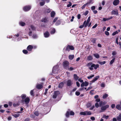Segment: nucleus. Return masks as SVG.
<instances>
[{"instance_id": "nucleus-62", "label": "nucleus", "mask_w": 121, "mask_h": 121, "mask_svg": "<svg viewBox=\"0 0 121 121\" xmlns=\"http://www.w3.org/2000/svg\"><path fill=\"white\" fill-rule=\"evenodd\" d=\"M100 99H97L95 100V101L97 102H100Z\"/></svg>"}, {"instance_id": "nucleus-5", "label": "nucleus", "mask_w": 121, "mask_h": 121, "mask_svg": "<svg viewBox=\"0 0 121 121\" xmlns=\"http://www.w3.org/2000/svg\"><path fill=\"white\" fill-rule=\"evenodd\" d=\"M74 49V48L73 46L69 45H68L66 48V50L68 51H69L70 50H73Z\"/></svg>"}, {"instance_id": "nucleus-35", "label": "nucleus", "mask_w": 121, "mask_h": 121, "mask_svg": "<svg viewBox=\"0 0 121 121\" xmlns=\"http://www.w3.org/2000/svg\"><path fill=\"white\" fill-rule=\"evenodd\" d=\"M92 57L91 56H88L87 58V60H92Z\"/></svg>"}, {"instance_id": "nucleus-25", "label": "nucleus", "mask_w": 121, "mask_h": 121, "mask_svg": "<svg viewBox=\"0 0 121 121\" xmlns=\"http://www.w3.org/2000/svg\"><path fill=\"white\" fill-rule=\"evenodd\" d=\"M55 32V30L54 28H52V29L51 31V34H54Z\"/></svg>"}, {"instance_id": "nucleus-14", "label": "nucleus", "mask_w": 121, "mask_h": 121, "mask_svg": "<svg viewBox=\"0 0 121 121\" xmlns=\"http://www.w3.org/2000/svg\"><path fill=\"white\" fill-rule=\"evenodd\" d=\"M44 35L45 37L47 38L49 36V34L48 31H46L44 33Z\"/></svg>"}, {"instance_id": "nucleus-7", "label": "nucleus", "mask_w": 121, "mask_h": 121, "mask_svg": "<svg viewBox=\"0 0 121 121\" xmlns=\"http://www.w3.org/2000/svg\"><path fill=\"white\" fill-rule=\"evenodd\" d=\"M31 8V6L30 5L26 6L23 8V9L25 11H27L30 10Z\"/></svg>"}, {"instance_id": "nucleus-50", "label": "nucleus", "mask_w": 121, "mask_h": 121, "mask_svg": "<svg viewBox=\"0 0 121 121\" xmlns=\"http://www.w3.org/2000/svg\"><path fill=\"white\" fill-rule=\"evenodd\" d=\"M69 112H67V113L66 114V116L67 117H69Z\"/></svg>"}, {"instance_id": "nucleus-43", "label": "nucleus", "mask_w": 121, "mask_h": 121, "mask_svg": "<svg viewBox=\"0 0 121 121\" xmlns=\"http://www.w3.org/2000/svg\"><path fill=\"white\" fill-rule=\"evenodd\" d=\"M23 109L22 108H21L20 109V111H18L17 112V113H21L22 112V111L23 110Z\"/></svg>"}, {"instance_id": "nucleus-10", "label": "nucleus", "mask_w": 121, "mask_h": 121, "mask_svg": "<svg viewBox=\"0 0 121 121\" xmlns=\"http://www.w3.org/2000/svg\"><path fill=\"white\" fill-rule=\"evenodd\" d=\"M59 93V91H55L54 94L53 95V98H56L57 95Z\"/></svg>"}, {"instance_id": "nucleus-38", "label": "nucleus", "mask_w": 121, "mask_h": 121, "mask_svg": "<svg viewBox=\"0 0 121 121\" xmlns=\"http://www.w3.org/2000/svg\"><path fill=\"white\" fill-rule=\"evenodd\" d=\"M20 114H14L13 115V116L15 117H17L19 116Z\"/></svg>"}, {"instance_id": "nucleus-15", "label": "nucleus", "mask_w": 121, "mask_h": 121, "mask_svg": "<svg viewBox=\"0 0 121 121\" xmlns=\"http://www.w3.org/2000/svg\"><path fill=\"white\" fill-rule=\"evenodd\" d=\"M43 87V85L41 84H38L36 86V88L38 89H41Z\"/></svg>"}, {"instance_id": "nucleus-51", "label": "nucleus", "mask_w": 121, "mask_h": 121, "mask_svg": "<svg viewBox=\"0 0 121 121\" xmlns=\"http://www.w3.org/2000/svg\"><path fill=\"white\" fill-rule=\"evenodd\" d=\"M118 32L117 31H116L115 32L113 33L112 34V35L113 36H114L116 35V34H118Z\"/></svg>"}, {"instance_id": "nucleus-45", "label": "nucleus", "mask_w": 121, "mask_h": 121, "mask_svg": "<svg viewBox=\"0 0 121 121\" xmlns=\"http://www.w3.org/2000/svg\"><path fill=\"white\" fill-rule=\"evenodd\" d=\"M69 4L67 5V7H69L72 5V3L70 2H69Z\"/></svg>"}, {"instance_id": "nucleus-16", "label": "nucleus", "mask_w": 121, "mask_h": 121, "mask_svg": "<svg viewBox=\"0 0 121 121\" xmlns=\"http://www.w3.org/2000/svg\"><path fill=\"white\" fill-rule=\"evenodd\" d=\"M48 18L46 17L43 18L41 20V22H43L46 23L48 21Z\"/></svg>"}, {"instance_id": "nucleus-19", "label": "nucleus", "mask_w": 121, "mask_h": 121, "mask_svg": "<svg viewBox=\"0 0 121 121\" xmlns=\"http://www.w3.org/2000/svg\"><path fill=\"white\" fill-rule=\"evenodd\" d=\"M117 121L121 120V113L117 117Z\"/></svg>"}, {"instance_id": "nucleus-26", "label": "nucleus", "mask_w": 121, "mask_h": 121, "mask_svg": "<svg viewBox=\"0 0 121 121\" xmlns=\"http://www.w3.org/2000/svg\"><path fill=\"white\" fill-rule=\"evenodd\" d=\"M19 24L22 26H24L25 24V23L22 21H20L19 22Z\"/></svg>"}, {"instance_id": "nucleus-22", "label": "nucleus", "mask_w": 121, "mask_h": 121, "mask_svg": "<svg viewBox=\"0 0 121 121\" xmlns=\"http://www.w3.org/2000/svg\"><path fill=\"white\" fill-rule=\"evenodd\" d=\"M90 4V2H88L86 3V4H84L82 7H81V8L82 9H84L86 7V5H88V4Z\"/></svg>"}, {"instance_id": "nucleus-49", "label": "nucleus", "mask_w": 121, "mask_h": 121, "mask_svg": "<svg viewBox=\"0 0 121 121\" xmlns=\"http://www.w3.org/2000/svg\"><path fill=\"white\" fill-rule=\"evenodd\" d=\"M45 4V2L43 1L42 2H41L40 3V5L41 6H43V5Z\"/></svg>"}, {"instance_id": "nucleus-9", "label": "nucleus", "mask_w": 121, "mask_h": 121, "mask_svg": "<svg viewBox=\"0 0 121 121\" xmlns=\"http://www.w3.org/2000/svg\"><path fill=\"white\" fill-rule=\"evenodd\" d=\"M89 84L88 82L86 81H85L84 82H83L81 84V86L82 87L84 86H88Z\"/></svg>"}, {"instance_id": "nucleus-41", "label": "nucleus", "mask_w": 121, "mask_h": 121, "mask_svg": "<svg viewBox=\"0 0 121 121\" xmlns=\"http://www.w3.org/2000/svg\"><path fill=\"white\" fill-rule=\"evenodd\" d=\"M80 114L81 115H86L85 111L84 112H81L80 113Z\"/></svg>"}, {"instance_id": "nucleus-23", "label": "nucleus", "mask_w": 121, "mask_h": 121, "mask_svg": "<svg viewBox=\"0 0 121 121\" xmlns=\"http://www.w3.org/2000/svg\"><path fill=\"white\" fill-rule=\"evenodd\" d=\"M74 57V55H70L69 56V58L70 60H72Z\"/></svg>"}, {"instance_id": "nucleus-12", "label": "nucleus", "mask_w": 121, "mask_h": 121, "mask_svg": "<svg viewBox=\"0 0 121 121\" xmlns=\"http://www.w3.org/2000/svg\"><path fill=\"white\" fill-rule=\"evenodd\" d=\"M111 14L112 15H117L118 14V11L117 10H113L111 12Z\"/></svg>"}, {"instance_id": "nucleus-40", "label": "nucleus", "mask_w": 121, "mask_h": 121, "mask_svg": "<svg viewBox=\"0 0 121 121\" xmlns=\"http://www.w3.org/2000/svg\"><path fill=\"white\" fill-rule=\"evenodd\" d=\"M80 93L78 91H76L75 92V95L77 96H78L80 95Z\"/></svg>"}, {"instance_id": "nucleus-59", "label": "nucleus", "mask_w": 121, "mask_h": 121, "mask_svg": "<svg viewBox=\"0 0 121 121\" xmlns=\"http://www.w3.org/2000/svg\"><path fill=\"white\" fill-rule=\"evenodd\" d=\"M33 37L34 38H36L37 37V36L36 34H34L33 36Z\"/></svg>"}, {"instance_id": "nucleus-13", "label": "nucleus", "mask_w": 121, "mask_h": 121, "mask_svg": "<svg viewBox=\"0 0 121 121\" xmlns=\"http://www.w3.org/2000/svg\"><path fill=\"white\" fill-rule=\"evenodd\" d=\"M119 0H115L113 2V4L114 5L116 6L119 4Z\"/></svg>"}, {"instance_id": "nucleus-47", "label": "nucleus", "mask_w": 121, "mask_h": 121, "mask_svg": "<svg viewBox=\"0 0 121 121\" xmlns=\"http://www.w3.org/2000/svg\"><path fill=\"white\" fill-rule=\"evenodd\" d=\"M94 76V75L93 74L92 75H91L89 76H88L87 77V78L88 79H90L91 78H92Z\"/></svg>"}, {"instance_id": "nucleus-2", "label": "nucleus", "mask_w": 121, "mask_h": 121, "mask_svg": "<svg viewBox=\"0 0 121 121\" xmlns=\"http://www.w3.org/2000/svg\"><path fill=\"white\" fill-rule=\"evenodd\" d=\"M109 107V105L108 104L102 106L101 108L100 112H103L105 111Z\"/></svg>"}, {"instance_id": "nucleus-17", "label": "nucleus", "mask_w": 121, "mask_h": 121, "mask_svg": "<svg viewBox=\"0 0 121 121\" xmlns=\"http://www.w3.org/2000/svg\"><path fill=\"white\" fill-rule=\"evenodd\" d=\"M33 48V47L32 46L29 45L27 47V49L28 51H31Z\"/></svg>"}, {"instance_id": "nucleus-46", "label": "nucleus", "mask_w": 121, "mask_h": 121, "mask_svg": "<svg viewBox=\"0 0 121 121\" xmlns=\"http://www.w3.org/2000/svg\"><path fill=\"white\" fill-rule=\"evenodd\" d=\"M106 62L105 61H103L102 62H99V64L101 65L104 64Z\"/></svg>"}, {"instance_id": "nucleus-42", "label": "nucleus", "mask_w": 121, "mask_h": 121, "mask_svg": "<svg viewBox=\"0 0 121 121\" xmlns=\"http://www.w3.org/2000/svg\"><path fill=\"white\" fill-rule=\"evenodd\" d=\"M91 105V103H88L86 104V106L87 108L90 107Z\"/></svg>"}, {"instance_id": "nucleus-31", "label": "nucleus", "mask_w": 121, "mask_h": 121, "mask_svg": "<svg viewBox=\"0 0 121 121\" xmlns=\"http://www.w3.org/2000/svg\"><path fill=\"white\" fill-rule=\"evenodd\" d=\"M26 96L25 94H23L21 95V97L22 100L26 97Z\"/></svg>"}, {"instance_id": "nucleus-60", "label": "nucleus", "mask_w": 121, "mask_h": 121, "mask_svg": "<svg viewBox=\"0 0 121 121\" xmlns=\"http://www.w3.org/2000/svg\"><path fill=\"white\" fill-rule=\"evenodd\" d=\"M90 20V17H88L87 19V22L88 23L89 22Z\"/></svg>"}, {"instance_id": "nucleus-27", "label": "nucleus", "mask_w": 121, "mask_h": 121, "mask_svg": "<svg viewBox=\"0 0 121 121\" xmlns=\"http://www.w3.org/2000/svg\"><path fill=\"white\" fill-rule=\"evenodd\" d=\"M109 117L108 116H106V115L104 114L103 115V116L102 118H104L106 119H107Z\"/></svg>"}, {"instance_id": "nucleus-30", "label": "nucleus", "mask_w": 121, "mask_h": 121, "mask_svg": "<svg viewBox=\"0 0 121 121\" xmlns=\"http://www.w3.org/2000/svg\"><path fill=\"white\" fill-rule=\"evenodd\" d=\"M115 60V58H113L111 60L109 64L110 65H111L114 62Z\"/></svg>"}, {"instance_id": "nucleus-36", "label": "nucleus", "mask_w": 121, "mask_h": 121, "mask_svg": "<svg viewBox=\"0 0 121 121\" xmlns=\"http://www.w3.org/2000/svg\"><path fill=\"white\" fill-rule=\"evenodd\" d=\"M108 96V95L107 94H104L103 95V98L104 99H105Z\"/></svg>"}, {"instance_id": "nucleus-54", "label": "nucleus", "mask_w": 121, "mask_h": 121, "mask_svg": "<svg viewBox=\"0 0 121 121\" xmlns=\"http://www.w3.org/2000/svg\"><path fill=\"white\" fill-rule=\"evenodd\" d=\"M117 54V52L115 51H113L112 52V55L113 56H114Z\"/></svg>"}, {"instance_id": "nucleus-20", "label": "nucleus", "mask_w": 121, "mask_h": 121, "mask_svg": "<svg viewBox=\"0 0 121 121\" xmlns=\"http://www.w3.org/2000/svg\"><path fill=\"white\" fill-rule=\"evenodd\" d=\"M86 115H90L91 114V113L90 111H85Z\"/></svg>"}, {"instance_id": "nucleus-48", "label": "nucleus", "mask_w": 121, "mask_h": 121, "mask_svg": "<svg viewBox=\"0 0 121 121\" xmlns=\"http://www.w3.org/2000/svg\"><path fill=\"white\" fill-rule=\"evenodd\" d=\"M22 52H23L25 54H26L28 52V51L27 50H23L22 51Z\"/></svg>"}, {"instance_id": "nucleus-32", "label": "nucleus", "mask_w": 121, "mask_h": 121, "mask_svg": "<svg viewBox=\"0 0 121 121\" xmlns=\"http://www.w3.org/2000/svg\"><path fill=\"white\" fill-rule=\"evenodd\" d=\"M51 11V10L49 9H47L45 10V13H49Z\"/></svg>"}, {"instance_id": "nucleus-4", "label": "nucleus", "mask_w": 121, "mask_h": 121, "mask_svg": "<svg viewBox=\"0 0 121 121\" xmlns=\"http://www.w3.org/2000/svg\"><path fill=\"white\" fill-rule=\"evenodd\" d=\"M63 65L65 68L67 69L68 68V66L69 65V62L67 61H65L63 62Z\"/></svg>"}, {"instance_id": "nucleus-33", "label": "nucleus", "mask_w": 121, "mask_h": 121, "mask_svg": "<svg viewBox=\"0 0 121 121\" xmlns=\"http://www.w3.org/2000/svg\"><path fill=\"white\" fill-rule=\"evenodd\" d=\"M86 22V21H85L84 22L83 24L82 25H81L79 27V28H83L84 27H85V24Z\"/></svg>"}, {"instance_id": "nucleus-53", "label": "nucleus", "mask_w": 121, "mask_h": 121, "mask_svg": "<svg viewBox=\"0 0 121 121\" xmlns=\"http://www.w3.org/2000/svg\"><path fill=\"white\" fill-rule=\"evenodd\" d=\"M34 114L35 115L37 116L38 115L39 113L38 111H36L34 112Z\"/></svg>"}, {"instance_id": "nucleus-6", "label": "nucleus", "mask_w": 121, "mask_h": 121, "mask_svg": "<svg viewBox=\"0 0 121 121\" xmlns=\"http://www.w3.org/2000/svg\"><path fill=\"white\" fill-rule=\"evenodd\" d=\"M30 101V99L28 97L24 99V100H22V103H23L24 102L26 104H28L29 102Z\"/></svg>"}, {"instance_id": "nucleus-1", "label": "nucleus", "mask_w": 121, "mask_h": 121, "mask_svg": "<svg viewBox=\"0 0 121 121\" xmlns=\"http://www.w3.org/2000/svg\"><path fill=\"white\" fill-rule=\"evenodd\" d=\"M87 66L91 70H93V67L95 69H96L99 67V65L98 64L95 65L94 64H93L91 62L88 63L87 64Z\"/></svg>"}, {"instance_id": "nucleus-21", "label": "nucleus", "mask_w": 121, "mask_h": 121, "mask_svg": "<svg viewBox=\"0 0 121 121\" xmlns=\"http://www.w3.org/2000/svg\"><path fill=\"white\" fill-rule=\"evenodd\" d=\"M73 77L74 80L76 81H77L79 77L76 74H74Z\"/></svg>"}, {"instance_id": "nucleus-18", "label": "nucleus", "mask_w": 121, "mask_h": 121, "mask_svg": "<svg viewBox=\"0 0 121 121\" xmlns=\"http://www.w3.org/2000/svg\"><path fill=\"white\" fill-rule=\"evenodd\" d=\"M64 85V83L63 82L60 83L58 87L60 88H62L63 86Z\"/></svg>"}, {"instance_id": "nucleus-39", "label": "nucleus", "mask_w": 121, "mask_h": 121, "mask_svg": "<svg viewBox=\"0 0 121 121\" xmlns=\"http://www.w3.org/2000/svg\"><path fill=\"white\" fill-rule=\"evenodd\" d=\"M30 28L32 30H35L36 29V28L33 25H31L30 26Z\"/></svg>"}, {"instance_id": "nucleus-64", "label": "nucleus", "mask_w": 121, "mask_h": 121, "mask_svg": "<svg viewBox=\"0 0 121 121\" xmlns=\"http://www.w3.org/2000/svg\"><path fill=\"white\" fill-rule=\"evenodd\" d=\"M78 81L82 83L83 82V80L81 79H78Z\"/></svg>"}, {"instance_id": "nucleus-24", "label": "nucleus", "mask_w": 121, "mask_h": 121, "mask_svg": "<svg viewBox=\"0 0 121 121\" xmlns=\"http://www.w3.org/2000/svg\"><path fill=\"white\" fill-rule=\"evenodd\" d=\"M19 33H18L16 35V37L15 38V39L14 40L15 41H18L20 40L19 39H17V37L19 36Z\"/></svg>"}, {"instance_id": "nucleus-8", "label": "nucleus", "mask_w": 121, "mask_h": 121, "mask_svg": "<svg viewBox=\"0 0 121 121\" xmlns=\"http://www.w3.org/2000/svg\"><path fill=\"white\" fill-rule=\"evenodd\" d=\"M73 84L72 81L70 80H68L67 82V85L68 86H70L72 85Z\"/></svg>"}, {"instance_id": "nucleus-55", "label": "nucleus", "mask_w": 121, "mask_h": 121, "mask_svg": "<svg viewBox=\"0 0 121 121\" xmlns=\"http://www.w3.org/2000/svg\"><path fill=\"white\" fill-rule=\"evenodd\" d=\"M69 113L70 115H74V112L72 111H70Z\"/></svg>"}, {"instance_id": "nucleus-3", "label": "nucleus", "mask_w": 121, "mask_h": 121, "mask_svg": "<svg viewBox=\"0 0 121 121\" xmlns=\"http://www.w3.org/2000/svg\"><path fill=\"white\" fill-rule=\"evenodd\" d=\"M58 66L57 65L54 66L53 68L52 73H58V71L59 70Z\"/></svg>"}, {"instance_id": "nucleus-29", "label": "nucleus", "mask_w": 121, "mask_h": 121, "mask_svg": "<svg viewBox=\"0 0 121 121\" xmlns=\"http://www.w3.org/2000/svg\"><path fill=\"white\" fill-rule=\"evenodd\" d=\"M116 108L118 110H121V107L120 105L118 104L116 106Z\"/></svg>"}, {"instance_id": "nucleus-57", "label": "nucleus", "mask_w": 121, "mask_h": 121, "mask_svg": "<svg viewBox=\"0 0 121 121\" xmlns=\"http://www.w3.org/2000/svg\"><path fill=\"white\" fill-rule=\"evenodd\" d=\"M105 34L107 35L108 36L109 35V32L107 31H105Z\"/></svg>"}, {"instance_id": "nucleus-58", "label": "nucleus", "mask_w": 121, "mask_h": 121, "mask_svg": "<svg viewBox=\"0 0 121 121\" xmlns=\"http://www.w3.org/2000/svg\"><path fill=\"white\" fill-rule=\"evenodd\" d=\"M88 13V11L87 10L85 12V13H84V15L85 16H86L87 14Z\"/></svg>"}, {"instance_id": "nucleus-52", "label": "nucleus", "mask_w": 121, "mask_h": 121, "mask_svg": "<svg viewBox=\"0 0 121 121\" xmlns=\"http://www.w3.org/2000/svg\"><path fill=\"white\" fill-rule=\"evenodd\" d=\"M89 23H88L86 21L85 24V27H86L87 26H88Z\"/></svg>"}, {"instance_id": "nucleus-28", "label": "nucleus", "mask_w": 121, "mask_h": 121, "mask_svg": "<svg viewBox=\"0 0 121 121\" xmlns=\"http://www.w3.org/2000/svg\"><path fill=\"white\" fill-rule=\"evenodd\" d=\"M106 103H105L104 102H103L102 101H100L99 103V106H101L104 105Z\"/></svg>"}, {"instance_id": "nucleus-11", "label": "nucleus", "mask_w": 121, "mask_h": 121, "mask_svg": "<svg viewBox=\"0 0 121 121\" xmlns=\"http://www.w3.org/2000/svg\"><path fill=\"white\" fill-rule=\"evenodd\" d=\"M99 78V76H96L91 81V82L93 83L97 80Z\"/></svg>"}, {"instance_id": "nucleus-37", "label": "nucleus", "mask_w": 121, "mask_h": 121, "mask_svg": "<svg viewBox=\"0 0 121 121\" xmlns=\"http://www.w3.org/2000/svg\"><path fill=\"white\" fill-rule=\"evenodd\" d=\"M93 55L96 58H98L99 57V55L97 54H94Z\"/></svg>"}, {"instance_id": "nucleus-63", "label": "nucleus", "mask_w": 121, "mask_h": 121, "mask_svg": "<svg viewBox=\"0 0 121 121\" xmlns=\"http://www.w3.org/2000/svg\"><path fill=\"white\" fill-rule=\"evenodd\" d=\"M95 107V106L93 105L91 106L89 109L91 110H92Z\"/></svg>"}, {"instance_id": "nucleus-56", "label": "nucleus", "mask_w": 121, "mask_h": 121, "mask_svg": "<svg viewBox=\"0 0 121 121\" xmlns=\"http://www.w3.org/2000/svg\"><path fill=\"white\" fill-rule=\"evenodd\" d=\"M60 21H58L56 23V25H58L60 24Z\"/></svg>"}, {"instance_id": "nucleus-61", "label": "nucleus", "mask_w": 121, "mask_h": 121, "mask_svg": "<svg viewBox=\"0 0 121 121\" xmlns=\"http://www.w3.org/2000/svg\"><path fill=\"white\" fill-rule=\"evenodd\" d=\"M103 20L104 21H106L108 20V18H103Z\"/></svg>"}, {"instance_id": "nucleus-44", "label": "nucleus", "mask_w": 121, "mask_h": 121, "mask_svg": "<svg viewBox=\"0 0 121 121\" xmlns=\"http://www.w3.org/2000/svg\"><path fill=\"white\" fill-rule=\"evenodd\" d=\"M99 104L97 102H96L95 103V107L96 108H98L99 107Z\"/></svg>"}, {"instance_id": "nucleus-34", "label": "nucleus", "mask_w": 121, "mask_h": 121, "mask_svg": "<svg viewBox=\"0 0 121 121\" xmlns=\"http://www.w3.org/2000/svg\"><path fill=\"white\" fill-rule=\"evenodd\" d=\"M55 15V12L53 11L51 13V17H53Z\"/></svg>"}]
</instances>
